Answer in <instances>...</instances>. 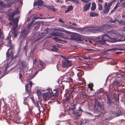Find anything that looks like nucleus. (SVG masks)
I'll use <instances>...</instances> for the list:
<instances>
[{
    "instance_id": "f704fd0d",
    "label": "nucleus",
    "mask_w": 125,
    "mask_h": 125,
    "mask_svg": "<svg viewBox=\"0 0 125 125\" xmlns=\"http://www.w3.org/2000/svg\"><path fill=\"white\" fill-rule=\"evenodd\" d=\"M48 7L50 10H52L53 11H55L56 10V9L54 8L53 5H52L51 6H49Z\"/></svg>"
},
{
    "instance_id": "a211bd4d",
    "label": "nucleus",
    "mask_w": 125,
    "mask_h": 125,
    "mask_svg": "<svg viewBox=\"0 0 125 125\" xmlns=\"http://www.w3.org/2000/svg\"><path fill=\"white\" fill-rule=\"evenodd\" d=\"M37 66L40 69L39 71H42V69L45 68V64L43 62L40 60L39 61Z\"/></svg>"
},
{
    "instance_id": "20e7f679",
    "label": "nucleus",
    "mask_w": 125,
    "mask_h": 125,
    "mask_svg": "<svg viewBox=\"0 0 125 125\" xmlns=\"http://www.w3.org/2000/svg\"><path fill=\"white\" fill-rule=\"evenodd\" d=\"M51 36L49 37H51V36H58V37H55L52 38L53 39H55L56 41H62V39L63 38L64 36L62 32H53L51 33Z\"/></svg>"
},
{
    "instance_id": "aec40b11",
    "label": "nucleus",
    "mask_w": 125,
    "mask_h": 125,
    "mask_svg": "<svg viewBox=\"0 0 125 125\" xmlns=\"http://www.w3.org/2000/svg\"><path fill=\"white\" fill-rule=\"evenodd\" d=\"M74 102H72L71 103V106L70 108L68 109V112L69 113H70L72 111V110H74L73 109L75 108L76 106V104H74Z\"/></svg>"
},
{
    "instance_id": "603ef678",
    "label": "nucleus",
    "mask_w": 125,
    "mask_h": 125,
    "mask_svg": "<svg viewBox=\"0 0 125 125\" xmlns=\"http://www.w3.org/2000/svg\"><path fill=\"white\" fill-rule=\"evenodd\" d=\"M121 5L122 7H125V2H121Z\"/></svg>"
},
{
    "instance_id": "37998d69",
    "label": "nucleus",
    "mask_w": 125,
    "mask_h": 125,
    "mask_svg": "<svg viewBox=\"0 0 125 125\" xmlns=\"http://www.w3.org/2000/svg\"><path fill=\"white\" fill-rule=\"evenodd\" d=\"M52 47L56 52L59 50L56 47V46L55 45H53L52 46Z\"/></svg>"
},
{
    "instance_id": "1a4fd4ad",
    "label": "nucleus",
    "mask_w": 125,
    "mask_h": 125,
    "mask_svg": "<svg viewBox=\"0 0 125 125\" xmlns=\"http://www.w3.org/2000/svg\"><path fill=\"white\" fill-rule=\"evenodd\" d=\"M69 38L72 40L81 41L83 40V38L81 35L74 33L69 36Z\"/></svg>"
},
{
    "instance_id": "3c124183",
    "label": "nucleus",
    "mask_w": 125,
    "mask_h": 125,
    "mask_svg": "<svg viewBox=\"0 0 125 125\" xmlns=\"http://www.w3.org/2000/svg\"><path fill=\"white\" fill-rule=\"evenodd\" d=\"M81 0L83 2L87 3L90 1V0Z\"/></svg>"
},
{
    "instance_id": "f257e3e1",
    "label": "nucleus",
    "mask_w": 125,
    "mask_h": 125,
    "mask_svg": "<svg viewBox=\"0 0 125 125\" xmlns=\"http://www.w3.org/2000/svg\"><path fill=\"white\" fill-rule=\"evenodd\" d=\"M18 12L16 11H13L12 13L9 14V21H12V22H10L9 24L12 26L11 27V31L14 37H16L18 34V26L19 18L13 19V18L15 15Z\"/></svg>"
},
{
    "instance_id": "de8ad7c7",
    "label": "nucleus",
    "mask_w": 125,
    "mask_h": 125,
    "mask_svg": "<svg viewBox=\"0 0 125 125\" xmlns=\"http://www.w3.org/2000/svg\"><path fill=\"white\" fill-rule=\"evenodd\" d=\"M40 25L39 24H37L36 26H35L34 27V29L36 30H37V29H38L39 28V27H40Z\"/></svg>"
},
{
    "instance_id": "dca6fc26",
    "label": "nucleus",
    "mask_w": 125,
    "mask_h": 125,
    "mask_svg": "<svg viewBox=\"0 0 125 125\" xmlns=\"http://www.w3.org/2000/svg\"><path fill=\"white\" fill-rule=\"evenodd\" d=\"M64 96H67L65 99L66 102L69 103H71L74 102L72 95H71V94H69L68 93H66L64 94Z\"/></svg>"
},
{
    "instance_id": "09e8293b",
    "label": "nucleus",
    "mask_w": 125,
    "mask_h": 125,
    "mask_svg": "<svg viewBox=\"0 0 125 125\" xmlns=\"http://www.w3.org/2000/svg\"><path fill=\"white\" fill-rule=\"evenodd\" d=\"M119 5V2H118L116 4L115 7H114V9L115 10L117 8Z\"/></svg>"
},
{
    "instance_id": "5fc2aeb1",
    "label": "nucleus",
    "mask_w": 125,
    "mask_h": 125,
    "mask_svg": "<svg viewBox=\"0 0 125 125\" xmlns=\"http://www.w3.org/2000/svg\"><path fill=\"white\" fill-rule=\"evenodd\" d=\"M59 22H61L62 23H64V22L63 21L61 18H60L59 20Z\"/></svg>"
},
{
    "instance_id": "72a5a7b5",
    "label": "nucleus",
    "mask_w": 125,
    "mask_h": 125,
    "mask_svg": "<svg viewBox=\"0 0 125 125\" xmlns=\"http://www.w3.org/2000/svg\"><path fill=\"white\" fill-rule=\"evenodd\" d=\"M29 32L27 31H26V29H24L23 31H22L21 34L22 36H23L24 35H26Z\"/></svg>"
},
{
    "instance_id": "2eb2a0df",
    "label": "nucleus",
    "mask_w": 125,
    "mask_h": 125,
    "mask_svg": "<svg viewBox=\"0 0 125 125\" xmlns=\"http://www.w3.org/2000/svg\"><path fill=\"white\" fill-rule=\"evenodd\" d=\"M28 83L25 85L26 91L27 94H28V96L30 95L31 93V87L32 86V83L31 81H28Z\"/></svg>"
},
{
    "instance_id": "bb28decb",
    "label": "nucleus",
    "mask_w": 125,
    "mask_h": 125,
    "mask_svg": "<svg viewBox=\"0 0 125 125\" xmlns=\"http://www.w3.org/2000/svg\"><path fill=\"white\" fill-rule=\"evenodd\" d=\"M19 65L20 66L22 69L26 67L25 63L24 61H22L20 62L19 63Z\"/></svg>"
},
{
    "instance_id": "6e6552de",
    "label": "nucleus",
    "mask_w": 125,
    "mask_h": 125,
    "mask_svg": "<svg viewBox=\"0 0 125 125\" xmlns=\"http://www.w3.org/2000/svg\"><path fill=\"white\" fill-rule=\"evenodd\" d=\"M81 113L79 111H75L74 110L70 112V113H68V115L71 116L72 118L75 119H79V117L80 116Z\"/></svg>"
},
{
    "instance_id": "bf43d9fd",
    "label": "nucleus",
    "mask_w": 125,
    "mask_h": 125,
    "mask_svg": "<svg viewBox=\"0 0 125 125\" xmlns=\"http://www.w3.org/2000/svg\"><path fill=\"white\" fill-rule=\"evenodd\" d=\"M115 11V10L114 9H113L110 12V14H111L113 13Z\"/></svg>"
},
{
    "instance_id": "9d476101",
    "label": "nucleus",
    "mask_w": 125,
    "mask_h": 125,
    "mask_svg": "<svg viewBox=\"0 0 125 125\" xmlns=\"http://www.w3.org/2000/svg\"><path fill=\"white\" fill-rule=\"evenodd\" d=\"M62 66L63 68H68L71 66L72 64V61L69 60L66 58H64L62 61Z\"/></svg>"
},
{
    "instance_id": "412c9836",
    "label": "nucleus",
    "mask_w": 125,
    "mask_h": 125,
    "mask_svg": "<svg viewBox=\"0 0 125 125\" xmlns=\"http://www.w3.org/2000/svg\"><path fill=\"white\" fill-rule=\"evenodd\" d=\"M3 36L2 32H1V30L0 28V49L2 47V44H3Z\"/></svg>"
},
{
    "instance_id": "a18cd8bd",
    "label": "nucleus",
    "mask_w": 125,
    "mask_h": 125,
    "mask_svg": "<svg viewBox=\"0 0 125 125\" xmlns=\"http://www.w3.org/2000/svg\"><path fill=\"white\" fill-rule=\"evenodd\" d=\"M112 50H113L114 51H116L117 50H124L123 49H120L118 48H113L112 49Z\"/></svg>"
},
{
    "instance_id": "9b49d317",
    "label": "nucleus",
    "mask_w": 125,
    "mask_h": 125,
    "mask_svg": "<svg viewBox=\"0 0 125 125\" xmlns=\"http://www.w3.org/2000/svg\"><path fill=\"white\" fill-rule=\"evenodd\" d=\"M105 94L107 98V101L106 103L108 104V108L110 109L113 107V102L112 100L111 99L110 95L108 92H105Z\"/></svg>"
},
{
    "instance_id": "7c9ffc66",
    "label": "nucleus",
    "mask_w": 125,
    "mask_h": 125,
    "mask_svg": "<svg viewBox=\"0 0 125 125\" xmlns=\"http://www.w3.org/2000/svg\"><path fill=\"white\" fill-rule=\"evenodd\" d=\"M6 5L5 4H3L2 1H0V8L2 9L4 8H6Z\"/></svg>"
},
{
    "instance_id": "e433bc0d",
    "label": "nucleus",
    "mask_w": 125,
    "mask_h": 125,
    "mask_svg": "<svg viewBox=\"0 0 125 125\" xmlns=\"http://www.w3.org/2000/svg\"><path fill=\"white\" fill-rule=\"evenodd\" d=\"M88 88H90V90L91 91H92L93 90V87L94 86V85L93 83H90L88 85Z\"/></svg>"
},
{
    "instance_id": "cd10ccee",
    "label": "nucleus",
    "mask_w": 125,
    "mask_h": 125,
    "mask_svg": "<svg viewBox=\"0 0 125 125\" xmlns=\"http://www.w3.org/2000/svg\"><path fill=\"white\" fill-rule=\"evenodd\" d=\"M33 26L31 23H29L27 26V28L26 29L27 31L29 32L31 29V27Z\"/></svg>"
},
{
    "instance_id": "c9c22d12",
    "label": "nucleus",
    "mask_w": 125,
    "mask_h": 125,
    "mask_svg": "<svg viewBox=\"0 0 125 125\" xmlns=\"http://www.w3.org/2000/svg\"><path fill=\"white\" fill-rule=\"evenodd\" d=\"M81 125L86 124L87 122V120L85 119H82L81 120Z\"/></svg>"
},
{
    "instance_id": "c03bdc74",
    "label": "nucleus",
    "mask_w": 125,
    "mask_h": 125,
    "mask_svg": "<svg viewBox=\"0 0 125 125\" xmlns=\"http://www.w3.org/2000/svg\"><path fill=\"white\" fill-rule=\"evenodd\" d=\"M65 116V114L63 112H62L59 115V117L60 118H61L62 117H63L64 116Z\"/></svg>"
},
{
    "instance_id": "6ab92c4d",
    "label": "nucleus",
    "mask_w": 125,
    "mask_h": 125,
    "mask_svg": "<svg viewBox=\"0 0 125 125\" xmlns=\"http://www.w3.org/2000/svg\"><path fill=\"white\" fill-rule=\"evenodd\" d=\"M50 95V93L49 92L45 93L42 94V99L44 101H45L47 98H51Z\"/></svg>"
},
{
    "instance_id": "052dcab7",
    "label": "nucleus",
    "mask_w": 125,
    "mask_h": 125,
    "mask_svg": "<svg viewBox=\"0 0 125 125\" xmlns=\"http://www.w3.org/2000/svg\"><path fill=\"white\" fill-rule=\"evenodd\" d=\"M70 28H71V29H75L76 28L73 27L72 26H70Z\"/></svg>"
},
{
    "instance_id": "39448f33",
    "label": "nucleus",
    "mask_w": 125,
    "mask_h": 125,
    "mask_svg": "<svg viewBox=\"0 0 125 125\" xmlns=\"http://www.w3.org/2000/svg\"><path fill=\"white\" fill-rule=\"evenodd\" d=\"M114 1H109L108 2H106L104 6L103 10V13L104 14H106L108 13L109 12L110 7L112 6Z\"/></svg>"
},
{
    "instance_id": "393cba45",
    "label": "nucleus",
    "mask_w": 125,
    "mask_h": 125,
    "mask_svg": "<svg viewBox=\"0 0 125 125\" xmlns=\"http://www.w3.org/2000/svg\"><path fill=\"white\" fill-rule=\"evenodd\" d=\"M69 93L70 94H71V95H73L75 93V92L76 91V89L75 87H73L71 89H70L69 91Z\"/></svg>"
},
{
    "instance_id": "e2e57ef3",
    "label": "nucleus",
    "mask_w": 125,
    "mask_h": 125,
    "mask_svg": "<svg viewBox=\"0 0 125 125\" xmlns=\"http://www.w3.org/2000/svg\"><path fill=\"white\" fill-rule=\"evenodd\" d=\"M122 53V52H115V53L116 54H120Z\"/></svg>"
},
{
    "instance_id": "c756f323",
    "label": "nucleus",
    "mask_w": 125,
    "mask_h": 125,
    "mask_svg": "<svg viewBox=\"0 0 125 125\" xmlns=\"http://www.w3.org/2000/svg\"><path fill=\"white\" fill-rule=\"evenodd\" d=\"M119 95L118 94V97H117L116 94L115 93V94L113 96V98L114 99L115 101L116 102H119Z\"/></svg>"
},
{
    "instance_id": "864d4df0",
    "label": "nucleus",
    "mask_w": 125,
    "mask_h": 125,
    "mask_svg": "<svg viewBox=\"0 0 125 125\" xmlns=\"http://www.w3.org/2000/svg\"><path fill=\"white\" fill-rule=\"evenodd\" d=\"M101 114L100 115V113L99 114V115H96L95 116V117L96 118L98 117V118H99L101 116V114H102V113L101 112Z\"/></svg>"
},
{
    "instance_id": "4c0bfd02",
    "label": "nucleus",
    "mask_w": 125,
    "mask_h": 125,
    "mask_svg": "<svg viewBox=\"0 0 125 125\" xmlns=\"http://www.w3.org/2000/svg\"><path fill=\"white\" fill-rule=\"evenodd\" d=\"M80 96L83 98H85L86 97V94L85 93H83L81 94Z\"/></svg>"
},
{
    "instance_id": "a878e982",
    "label": "nucleus",
    "mask_w": 125,
    "mask_h": 125,
    "mask_svg": "<svg viewBox=\"0 0 125 125\" xmlns=\"http://www.w3.org/2000/svg\"><path fill=\"white\" fill-rule=\"evenodd\" d=\"M113 114H115L117 116H119L120 115H123V112H122L120 110H119L116 112H112Z\"/></svg>"
},
{
    "instance_id": "8fccbe9b",
    "label": "nucleus",
    "mask_w": 125,
    "mask_h": 125,
    "mask_svg": "<svg viewBox=\"0 0 125 125\" xmlns=\"http://www.w3.org/2000/svg\"><path fill=\"white\" fill-rule=\"evenodd\" d=\"M58 89H59L60 90L62 91L64 89V87L63 86H59V87L58 88Z\"/></svg>"
},
{
    "instance_id": "0e129e2a",
    "label": "nucleus",
    "mask_w": 125,
    "mask_h": 125,
    "mask_svg": "<svg viewBox=\"0 0 125 125\" xmlns=\"http://www.w3.org/2000/svg\"><path fill=\"white\" fill-rule=\"evenodd\" d=\"M32 21L30 23H31V25H32L33 22L35 21V19H34L33 18V19H32Z\"/></svg>"
},
{
    "instance_id": "f3484780",
    "label": "nucleus",
    "mask_w": 125,
    "mask_h": 125,
    "mask_svg": "<svg viewBox=\"0 0 125 125\" xmlns=\"http://www.w3.org/2000/svg\"><path fill=\"white\" fill-rule=\"evenodd\" d=\"M58 90L57 89H53L51 90V92H49L51 98L52 97H55L57 96L59 94Z\"/></svg>"
},
{
    "instance_id": "7ed1b4c3",
    "label": "nucleus",
    "mask_w": 125,
    "mask_h": 125,
    "mask_svg": "<svg viewBox=\"0 0 125 125\" xmlns=\"http://www.w3.org/2000/svg\"><path fill=\"white\" fill-rule=\"evenodd\" d=\"M107 33L103 35L101 40H97L96 41V42L98 44H100L101 45L108 44L106 42H110L111 40H113V38L111 37V35H112V33L111 31H107Z\"/></svg>"
},
{
    "instance_id": "2f4dec72",
    "label": "nucleus",
    "mask_w": 125,
    "mask_h": 125,
    "mask_svg": "<svg viewBox=\"0 0 125 125\" xmlns=\"http://www.w3.org/2000/svg\"><path fill=\"white\" fill-rule=\"evenodd\" d=\"M98 16V14L94 12H91L90 13V17H94L95 16Z\"/></svg>"
},
{
    "instance_id": "774afa93",
    "label": "nucleus",
    "mask_w": 125,
    "mask_h": 125,
    "mask_svg": "<svg viewBox=\"0 0 125 125\" xmlns=\"http://www.w3.org/2000/svg\"><path fill=\"white\" fill-rule=\"evenodd\" d=\"M8 64H7V65L5 66V68L6 69V70L7 69L8 67Z\"/></svg>"
},
{
    "instance_id": "ea45409f",
    "label": "nucleus",
    "mask_w": 125,
    "mask_h": 125,
    "mask_svg": "<svg viewBox=\"0 0 125 125\" xmlns=\"http://www.w3.org/2000/svg\"><path fill=\"white\" fill-rule=\"evenodd\" d=\"M98 5L99 7L98 8L99 10H102L103 8L102 4L100 3H99Z\"/></svg>"
},
{
    "instance_id": "338daca9",
    "label": "nucleus",
    "mask_w": 125,
    "mask_h": 125,
    "mask_svg": "<svg viewBox=\"0 0 125 125\" xmlns=\"http://www.w3.org/2000/svg\"><path fill=\"white\" fill-rule=\"evenodd\" d=\"M33 18L35 19H39V18L37 17H34Z\"/></svg>"
},
{
    "instance_id": "0eeeda50",
    "label": "nucleus",
    "mask_w": 125,
    "mask_h": 125,
    "mask_svg": "<svg viewBox=\"0 0 125 125\" xmlns=\"http://www.w3.org/2000/svg\"><path fill=\"white\" fill-rule=\"evenodd\" d=\"M89 28L90 32L94 33L103 31L104 30L103 27H97L95 25H91Z\"/></svg>"
},
{
    "instance_id": "f03ea898",
    "label": "nucleus",
    "mask_w": 125,
    "mask_h": 125,
    "mask_svg": "<svg viewBox=\"0 0 125 125\" xmlns=\"http://www.w3.org/2000/svg\"><path fill=\"white\" fill-rule=\"evenodd\" d=\"M11 37L13 38V37L10 35L9 33L8 35V36L6 37L5 41V43L7 46L9 47L10 48L8 50L6 53L7 57L9 58H10L11 59H12L14 58L12 57L13 53L11 50H14V45L12 44L11 42Z\"/></svg>"
},
{
    "instance_id": "4d7b16f0",
    "label": "nucleus",
    "mask_w": 125,
    "mask_h": 125,
    "mask_svg": "<svg viewBox=\"0 0 125 125\" xmlns=\"http://www.w3.org/2000/svg\"><path fill=\"white\" fill-rule=\"evenodd\" d=\"M39 71L38 70H37L35 72L34 74V76L36 75L38 73Z\"/></svg>"
},
{
    "instance_id": "473e14b6",
    "label": "nucleus",
    "mask_w": 125,
    "mask_h": 125,
    "mask_svg": "<svg viewBox=\"0 0 125 125\" xmlns=\"http://www.w3.org/2000/svg\"><path fill=\"white\" fill-rule=\"evenodd\" d=\"M92 6L91 8V10L92 11L94 10L96 8V5L95 3L93 2L92 3Z\"/></svg>"
},
{
    "instance_id": "6e6d98bb",
    "label": "nucleus",
    "mask_w": 125,
    "mask_h": 125,
    "mask_svg": "<svg viewBox=\"0 0 125 125\" xmlns=\"http://www.w3.org/2000/svg\"><path fill=\"white\" fill-rule=\"evenodd\" d=\"M109 21L112 23H115L116 22V21H113L111 19L109 20Z\"/></svg>"
},
{
    "instance_id": "c85d7f7f",
    "label": "nucleus",
    "mask_w": 125,
    "mask_h": 125,
    "mask_svg": "<svg viewBox=\"0 0 125 125\" xmlns=\"http://www.w3.org/2000/svg\"><path fill=\"white\" fill-rule=\"evenodd\" d=\"M73 7L72 5H70L68 7L67 10L65 11V13H66L68 12L72 11L73 9Z\"/></svg>"
},
{
    "instance_id": "49530a36",
    "label": "nucleus",
    "mask_w": 125,
    "mask_h": 125,
    "mask_svg": "<svg viewBox=\"0 0 125 125\" xmlns=\"http://www.w3.org/2000/svg\"><path fill=\"white\" fill-rule=\"evenodd\" d=\"M36 93L37 94L38 96H40L41 94V91L39 90H37L36 92Z\"/></svg>"
},
{
    "instance_id": "5701e85b",
    "label": "nucleus",
    "mask_w": 125,
    "mask_h": 125,
    "mask_svg": "<svg viewBox=\"0 0 125 125\" xmlns=\"http://www.w3.org/2000/svg\"><path fill=\"white\" fill-rule=\"evenodd\" d=\"M76 69L77 71L78 72L77 73V75L78 78H79L80 77L83 75V74L84 72L83 70L78 69Z\"/></svg>"
},
{
    "instance_id": "79ce46f5",
    "label": "nucleus",
    "mask_w": 125,
    "mask_h": 125,
    "mask_svg": "<svg viewBox=\"0 0 125 125\" xmlns=\"http://www.w3.org/2000/svg\"><path fill=\"white\" fill-rule=\"evenodd\" d=\"M102 93V91H97L96 93H95L94 94V96H96H96L98 95L99 94V93Z\"/></svg>"
},
{
    "instance_id": "f8f14e48",
    "label": "nucleus",
    "mask_w": 125,
    "mask_h": 125,
    "mask_svg": "<svg viewBox=\"0 0 125 125\" xmlns=\"http://www.w3.org/2000/svg\"><path fill=\"white\" fill-rule=\"evenodd\" d=\"M95 106L98 107V111L101 112L103 115L105 114L106 113L104 106H102L99 102L96 100H95Z\"/></svg>"
},
{
    "instance_id": "680f3d73",
    "label": "nucleus",
    "mask_w": 125,
    "mask_h": 125,
    "mask_svg": "<svg viewBox=\"0 0 125 125\" xmlns=\"http://www.w3.org/2000/svg\"><path fill=\"white\" fill-rule=\"evenodd\" d=\"M81 111L82 112H83V111L81 109V107H79L78 109V111Z\"/></svg>"
},
{
    "instance_id": "13d9d810",
    "label": "nucleus",
    "mask_w": 125,
    "mask_h": 125,
    "mask_svg": "<svg viewBox=\"0 0 125 125\" xmlns=\"http://www.w3.org/2000/svg\"><path fill=\"white\" fill-rule=\"evenodd\" d=\"M19 78L20 79H21V78L22 77V75L21 73L19 74Z\"/></svg>"
},
{
    "instance_id": "58836bf2",
    "label": "nucleus",
    "mask_w": 125,
    "mask_h": 125,
    "mask_svg": "<svg viewBox=\"0 0 125 125\" xmlns=\"http://www.w3.org/2000/svg\"><path fill=\"white\" fill-rule=\"evenodd\" d=\"M65 1L67 2L68 1H72L77 4H78L79 3V1L77 0H65Z\"/></svg>"
},
{
    "instance_id": "423d86ee",
    "label": "nucleus",
    "mask_w": 125,
    "mask_h": 125,
    "mask_svg": "<svg viewBox=\"0 0 125 125\" xmlns=\"http://www.w3.org/2000/svg\"><path fill=\"white\" fill-rule=\"evenodd\" d=\"M122 86H124V85H122L119 81L116 80L115 81L113 82L112 86H110V88L111 89H111L112 90H113L115 91L118 92V87H120Z\"/></svg>"
},
{
    "instance_id": "ddd939ff",
    "label": "nucleus",
    "mask_w": 125,
    "mask_h": 125,
    "mask_svg": "<svg viewBox=\"0 0 125 125\" xmlns=\"http://www.w3.org/2000/svg\"><path fill=\"white\" fill-rule=\"evenodd\" d=\"M95 106L98 107V111L101 112L103 115L105 114L106 113L104 106H102L99 102L96 100H95Z\"/></svg>"
},
{
    "instance_id": "a19ab883",
    "label": "nucleus",
    "mask_w": 125,
    "mask_h": 125,
    "mask_svg": "<svg viewBox=\"0 0 125 125\" xmlns=\"http://www.w3.org/2000/svg\"><path fill=\"white\" fill-rule=\"evenodd\" d=\"M38 102H39L37 101L36 102L34 103L35 105V106L38 108V109L40 111V106L39 105Z\"/></svg>"
},
{
    "instance_id": "4be33fe9",
    "label": "nucleus",
    "mask_w": 125,
    "mask_h": 125,
    "mask_svg": "<svg viewBox=\"0 0 125 125\" xmlns=\"http://www.w3.org/2000/svg\"><path fill=\"white\" fill-rule=\"evenodd\" d=\"M44 2L42 0H39L34 2L33 4L34 6L38 5V6L42 5L43 4Z\"/></svg>"
},
{
    "instance_id": "69168bd1",
    "label": "nucleus",
    "mask_w": 125,
    "mask_h": 125,
    "mask_svg": "<svg viewBox=\"0 0 125 125\" xmlns=\"http://www.w3.org/2000/svg\"><path fill=\"white\" fill-rule=\"evenodd\" d=\"M103 2V0H98V2H100L101 3H102Z\"/></svg>"
},
{
    "instance_id": "4468645a",
    "label": "nucleus",
    "mask_w": 125,
    "mask_h": 125,
    "mask_svg": "<svg viewBox=\"0 0 125 125\" xmlns=\"http://www.w3.org/2000/svg\"><path fill=\"white\" fill-rule=\"evenodd\" d=\"M72 76L71 75L70 73V72H68L64 76L62 80L63 81L66 82H72L73 81V79L71 77Z\"/></svg>"
},
{
    "instance_id": "b1692460",
    "label": "nucleus",
    "mask_w": 125,
    "mask_h": 125,
    "mask_svg": "<svg viewBox=\"0 0 125 125\" xmlns=\"http://www.w3.org/2000/svg\"><path fill=\"white\" fill-rule=\"evenodd\" d=\"M91 4V3H89L88 4H86L83 7V10L84 11L87 10L90 8Z\"/></svg>"
}]
</instances>
